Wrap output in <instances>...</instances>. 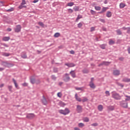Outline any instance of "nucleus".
<instances>
[{"label": "nucleus", "instance_id": "f257e3e1", "mask_svg": "<svg viewBox=\"0 0 130 130\" xmlns=\"http://www.w3.org/2000/svg\"><path fill=\"white\" fill-rule=\"evenodd\" d=\"M112 93V98H114V99H115V100H120V99H121V96H120L119 94L117 93L115 91H113Z\"/></svg>", "mask_w": 130, "mask_h": 130}, {"label": "nucleus", "instance_id": "f03ea898", "mask_svg": "<svg viewBox=\"0 0 130 130\" xmlns=\"http://www.w3.org/2000/svg\"><path fill=\"white\" fill-rule=\"evenodd\" d=\"M58 112L60 114H63V115H67L70 113V111L69 108H66L64 110H59Z\"/></svg>", "mask_w": 130, "mask_h": 130}, {"label": "nucleus", "instance_id": "7ed1b4c3", "mask_svg": "<svg viewBox=\"0 0 130 130\" xmlns=\"http://www.w3.org/2000/svg\"><path fill=\"white\" fill-rule=\"evenodd\" d=\"M120 105L123 108H127V102L126 101H122L120 102Z\"/></svg>", "mask_w": 130, "mask_h": 130}, {"label": "nucleus", "instance_id": "20e7f679", "mask_svg": "<svg viewBox=\"0 0 130 130\" xmlns=\"http://www.w3.org/2000/svg\"><path fill=\"white\" fill-rule=\"evenodd\" d=\"M110 63H111V62L103 61L102 63H100L98 65V67H102V66H109V64H110Z\"/></svg>", "mask_w": 130, "mask_h": 130}, {"label": "nucleus", "instance_id": "39448f33", "mask_svg": "<svg viewBox=\"0 0 130 130\" xmlns=\"http://www.w3.org/2000/svg\"><path fill=\"white\" fill-rule=\"evenodd\" d=\"M65 76L66 77H64L63 79L64 82H65L66 83H68V82H70V81H71V78L70 77V76H69V74L68 73L65 74Z\"/></svg>", "mask_w": 130, "mask_h": 130}, {"label": "nucleus", "instance_id": "423d86ee", "mask_svg": "<svg viewBox=\"0 0 130 130\" xmlns=\"http://www.w3.org/2000/svg\"><path fill=\"white\" fill-rule=\"evenodd\" d=\"M76 110L78 113H82V112H83V108H82V106L79 105H77Z\"/></svg>", "mask_w": 130, "mask_h": 130}, {"label": "nucleus", "instance_id": "0eeeda50", "mask_svg": "<svg viewBox=\"0 0 130 130\" xmlns=\"http://www.w3.org/2000/svg\"><path fill=\"white\" fill-rule=\"evenodd\" d=\"M21 29H22V27L20 25H17L16 26V27L14 29L15 32L16 33H18V32L21 31Z\"/></svg>", "mask_w": 130, "mask_h": 130}, {"label": "nucleus", "instance_id": "6e6552de", "mask_svg": "<svg viewBox=\"0 0 130 130\" xmlns=\"http://www.w3.org/2000/svg\"><path fill=\"white\" fill-rule=\"evenodd\" d=\"M113 75L116 76H119V75H120V71H119V70H113Z\"/></svg>", "mask_w": 130, "mask_h": 130}, {"label": "nucleus", "instance_id": "1a4fd4ad", "mask_svg": "<svg viewBox=\"0 0 130 130\" xmlns=\"http://www.w3.org/2000/svg\"><path fill=\"white\" fill-rule=\"evenodd\" d=\"M64 66H67L68 68H74V67H76V64L74 63H66L64 64Z\"/></svg>", "mask_w": 130, "mask_h": 130}, {"label": "nucleus", "instance_id": "9d476101", "mask_svg": "<svg viewBox=\"0 0 130 130\" xmlns=\"http://www.w3.org/2000/svg\"><path fill=\"white\" fill-rule=\"evenodd\" d=\"M42 102L44 105H46L47 104V101L46 100V98L44 95H43V99H42Z\"/></svg>", "mask_w": 130, "mask_h": 130}, {"label": "nucleus", "instance_id": "9b49d317", "mask_svg": "<svg viewBox=\"0 0 130 130\" xmlns=\"http://www.w3.org/2000/svg\"><path fill=\"white\" fill-rule=\"evenodd\" d=\"M122 82H124V83H128L130 82V78H124L122 79ZM130 85V83L129 84Z\"/></svg>", "mask_w": 130, "mask_h": 130}, {"label": "nucleus", "instance_id": "f8f14e48", "mask_svg": "<svg viewBox=\"0 0 130 130\" xmlns=\"http://www.w3.org/2000/svg\"><path fill=\"white\" fill-rule=\"evenodd\" d=\"M89 86L91 89H95L96 88V86L93 82H89Z\"/></svg>", "mask_w": 130, "mask_h": 130}, {"label": "nucleus", "instance_id": "ddd939ff", "mask_svg": "<svg viewBox=\"0 0 130 130\" xmlns=\"http://www.w3.org/2000/svg\"><path fill=\"white\" fill-rule=\"evenodd\" d=\"M75 99L77 101H78V102H81L82 101V99H81V98H79L77 93L75 94Z\"/></svg>", "mask_w": 130, "mask_h": 130}, {"label": "nucleus", "instance_id": "4468645a", "mask_svg": "<svg viewBox=\"0 0 130 130\" xmlns=\"http://www.w3.org/2000/svg\"><path fill=\"white\" fill-rule=\"evenodd\" d=\"M107 45L106 44H103L102 45H100L99 47H100V48H101L102 49H106Z\"/></svg>", "mask_w": 130, "mask_h": 130}, {"label": "nucleus", "instance_id": "2eb2a0df", "mask_svg": "<svg viewBox=\"0 0 130 130\" xmlns=\"http://www.w3.org/2000/svg\"><path fill=\"white\" fill-rule=\"evenodd\" d=\"M108 110H109V111H113V110H114V106H109L107 107Z\"/></svg>", "mask_w": 130, "mask_h": 130}, {"label": "nucleus", "instance_id": "dca6fc26", "mask_svg": "<svg viewBox=\"0 0 130 130\" xmlns=\"http://www.w3.org/2000/svg\"><path fill=\"white\" fill-rule=\"evenodd\" d=\"M70 74L71 75L72 78H76V73H75V71H71Z\"/></svg>", "mask_w": 130, "mask_h": 130}, {"label": "nucleus", "instance_id": "f3484780", "mask_svg": "<svg viewBox=\"0 0 130 130\" xmlns=\"http://www.w3.org/2000/svg\"><path fill=\"white\" fill-rule=\"evenodd\" d=\"M111 16H112V14L111 13V12L110 11H107L106 14V17L108 18L111 17Z\"/></svg>", "mask_w": 130, "mask_h": 130}, {"label": "nucleus", "instance_id": "a211bd4d", "mask_svg": "<svg viewBox=\"0 0 130 130\" xmlns=\"http://www.w3.org/2000/svg\"><path fill=\"white\" fill-rule=\"evenodd\" d=\"M40 83V80L39 79L38 80H35V79H33V84H37V85H38Z\"/></svg>", "mask_w": 130, "mask_h": 130}, {"label": "nucleus", "instance_id": "6ab92c4d", "mask_svg": "<svg viewBox=\"0 0 130 130\" xmlns=\"http://www.w3.org/2000/svg\"><path fill=\"white\" fill-rule=\"evenodd\" d=\"M10 39V37H4L3 38V41H9V40Z\"/></svg>", "mask_w": 130, "mask_h": 130}, {"label": "nucleus", "instance_id": "aec40b11", "mask_svg": "<svg viewBox=\"0 0 130 130\" xmlns=\"http://www.w3.org/2000/svg\"><path fill=\"white\" fill-rule=\"evenodd\" d=\"M83 18V16L80 14H79L76 19V22H78L80 19H82Z\"/></svg>", "mask_w": 130, "mask_h": 130}, {"label": "nucleus", "instance_id": "412c9836", "mask_svg": "<svg viewBox=\"0 0 130 130\" xmlns=\"http://www.w3.org/2000/svg\"><path fill=\"white\" fill-rule=\"evenodd\" d=\"M59 104L60 106H61V107H64V106H66V105H67V104H66L62 102V101H60L59 103Z\"/></svg>", "mask_w": 130, "mask_h": 130}, {"label": "nucleus", "instance_id": "4be33fe9", "mask_svg": "<svg viewBox=\"0 0 130 130\" xmlns=\"http://www.w3.org/2000/svg\"><path fill=\"white\" fill-rule=\"evenodd\" d=\"M83 74H88L89 73V70L87 69H84L82 70Z\"/></svg>", "mask_w": 130, "mask_h": 130}, {"label": "nucleus", "instance_id": "5701e85b", "mask_svg": "<svg viewBox=\"0 0 130 130\" xmlns=\"http://www.w3.org/2000/svg\"><path fill=\"white\" fill-rule=\"evenodd\" d=\"M98 109L99 111H102V110H103V106H102V105H99L98 106Z\"/></svg>", "mask_w": 130, "mask_h": 130}, {"label": "nucleus", "instance_id": "b1692460", "mask_svg": "<svg viewBox=\"0 0 130 130\" xmlns=\"http://www.w3.org/2000/svg\"><path fill=\"white\" fill-rule=\"evenodd\" d=\"M12 81H13V83H14V84L15 86V87L18 88V84L17 83V81H16V80H15V79L13 78L12 79Z\"/></svg>", "mask_w": 130, "mask_h": 130}, {"label": "nucleus", "instance_id": "393cba45", "mask_svg": "<svg viewBox=\"0 0 130 130\" xmlns=\"http://www.w3.org/2000/svg\"><path fill=\"white\" fill-rule=\"evenodd\" d=\"M116 32L117 33V35H121L122 34V32L120 30V29H117L116 30Z\"/></svg>", "mask_w": 130, "mask_h": 130}, {"label": "nucleus", "instance_id": "a878e982", "mask_svg": "<svg viewBox=\"0 0 130 130\" xmlns=\"http://www.w3.org/2000/svg\"><path fill=\"white\" fill-rule=\"evenodd\" d=\"M73 10H74L75 12H78L80 10V7L75 6L73 8Z\"/></svg>", "mask_w": 130, "mask_h": 130}, {"label": "nucleus", "instance_id": "bb28decb", "mask_svg": "<svg viewBox=\"0 0 130 130\" xmlns=\"http://www.w3.org/2000/svg\"><path fill=\"white\" fill-rule=\"evenodd\" d=\"M115 44V42H114V41L111 40L109 41V45H113V44Z\"/></svg>", "mask_w": 130, "mask_h": 130}, {"label": "nucleus", "instance_id": "cd10ccee", "mask_svg": "<svg viewBox=\"0 0 130 130\" xmlns=\"http://www.w3.org/2000/svg\"><path fill=\"white\" fill-rule=\"evenodd\" d=\"M59 36H60V34L59 32H56L54 35V37L55 38H57V37H59Z\"/></svg>", "mask_w": 130, "mask_h": 130}, {"label": "nucleus", "instance_id": "c85d7f7f", "mask_svg": "<svg viewBox=\"0 0 130 130\" xmlns=\"http://www.w3.org/2000/svg\"><path fill=\"white\" fill-rule=\"evenodd\" d=\"M119 7H120V9H123V8L125 7V5L123 3H120Z\"/></svg>", "mask_w": 130, "mask_h": 130}, {"label": "nucleus", "instance_id": "c756f323", "mask_svg": "<svg viewBox=\"0 0 130 130\" xmlns=\"http://www.w3.org/2000/svg\"><path fill=\"white\" fill-rule=\"evenodd\" d=\"M94 9H95V10H96V11H101V7L100 6H95Z\"/></svg>", "mask_w": 130, "mask_h": 130}, {"label": "nucleus", "instance_id": "7c9ffc66", "mask_svg": "<svg viewBox=\"0 0 130 130\" xmlns=\"http://www.w3.org/2000/svg\"><path fill=\"white\" fill-rule=\"evenodd\" d=\"M78 126L79 127H84V126H85V124L83 123H79L78 124Z\"/></svg>", "mask_w": 130, "mask_h": 130}, {"label": "nucleus", "instance_id": "2f4dec72", "mask_svg": "<svg viewBox=\"0 0 130 130\" xmlns=\"http://www.w3.org/2000/svg\"><path fill=\"white\" fill-rule=\"evenodd\" d=\"M108 9V7H103L102 11H103V13H105V12H106Z\"/></svg>", "mask_w": 130, "mask_h": 130}, {"label": "nucleus", "instance_id": "473e14b6", "mask_svg": "<svg viewBox=\"0 0 130 130\" xmlns=\"http://www.w3.org/2000/svg\"><path fill=\"white\" fill-rule=\"evenodd\" d=\"M2 55L3 56H10L11 55L9 53H3Z\"/></svg>", "mask_w": 130, "mask_h": 130}, {"label": "nucleus", "instance_id": "72a5a7b5", "mask_svg": "<svg viewBox=\"0 0 130 130\" xmlns=\"http://www.w3.org/2000/svg\"><path fill=\"white\" fill-rule=\"evenodd\" d=\"M38 24L40 26H41V27H42V28H44V23H43V22H39Z\"/></svg>", "mask_w": 130, "mask_h": 130}, {"label": "nucleus", "instance_id": "f704fd0d", "mask_svg": "<svg viewBox=\"0 0 130 130\" xmlns=\"http://www.w3.org/2000/svg\"><path fill=\"white\" fill-rule=\"evenodd\" d=\"M117 85H118V86H119L121 88H123V87H124V85L123 84L119 82H117Z\"/></svg>", "mask_w": 130, "mask_h": 130}, {"label": "nucleus", "instance_id": "c9c22d12", "mask_svg": "<svg viewBox=\"0 0 130 130\" xmlns=\"http://www.w3.org/2000/svg\"><path fill=\"white\" fill-rule=\"evenodd\" d=\"M73 5H74V3L73 2L68 3V4H67V6L68 7H73Z\"/></svg>", "mask_w": 130, "mask_h": 130}, {"label": "nucleus", "instance_id": "e433bc0d", "mask_svg": "<svg viewBox=\"0 0 130 130\" xmlns=\"http://www.w3.org/2000/svg\"><path fill=\"white\" fill-rule=\"evenodd\" d=\"M88 98H84L83 99L81 100V101H82V102L84 103L85 102H87V101H88Z\"/></svg>", "mask_w": 130, "mask_h": 130}, {"label": "nucleus", "instance_id": "4c0bfd02", "mask_svg": "<svg viewBox=\"0 0 130 130\" xmlns=\"http://www.w3.org/2000/svg\"><path fill=\"white\" fill-rule=\"evenodd\" d=\"M21 57L22 58H27V55L25 53H22L21 54Z\"/></svg>", "mask_w": 130, "mask_h": 130}, {"label": "nucleus", "instance_id": "58836bf2", "mask_svg": "<svg viewBox=\"0 0 130 130\" xmlns=\"http://www.w3.org/2000/svg\"><path fill=\"white\" fill-rule=\"evenodd\" d=\"M18 8L20 9V10H21L23 9V8L26 9V6H23V5L21 4V5L18 7Z\"/></svg>", "mask_w": 130, "mask_h": 130}, {"label": "nucleus", "instance_id": "ea45409f", "mask_svg": "<svg viewBox=\"0 0 130 130\" xmlns=\"http://www.w3.org/2000/svg\"><path fill=\"white\" fill-rule=\"evenodd\" d=\"M51 78L52 79V80H53V81H56V77H55V75H52L51 76Z\"/></svg>", "mask_w": 130, "mask_h": 130}, {"label": "nucleus", "instance_id": "a19ab883", "mask_svg": "<svg viewBox=\"0 0 130 130\" xmlns=\"http://www.w3.org/2000/svg\"><path fill=\"white\" fill-rule=\"evenodd\" d=\"M3 66H5V67H9V63L7 62H3Z\"/></svg>", "mask_w": 130, "mask_h": 130}, {"label": "nucleus", "instance_id": "79ce46f5", "mask_svg": "<svg viewBox=\"0 0 130 130\" xmlns=\"http://www.w3.org/2000/svg\"><path fill=\"white\" fill-rule=\"evenodd\" d=\"M84 121H85V122H89V118L88 117H85L84 119Z\"/></svg>", "mask_w": 130, "mask_h": 130}, {"label": "nucleus", "instance_id": "37998d69", "mask_svg": "<svg viewBox=\"0 0 130 130\" xmlns=\"http://www.w3.org/2000/svg\"><path fill=\"white\" fill-rule=\"evenodd\" d=\"M8 89L10 92H12V89H13V86L12 85L8 86Z\"/></svg>", "mask_w": 130, "mask_h": 130}, {"label": "nucleus", "instance_id": "c03bdc74", "mask_svg": "<svg viewBox=\"0 0 130 130\" xmlns=\"http://www.w3.org/2000/svg\"><path fill=\"white\" fill-rule=\"evenodd\" d=\"M57 95V96L59 97V98H61V96H62V94H61V92H58Z\"/></svg>", "mask_w": 130, "mask_h": 130}, {"label": "nucleus", "instance_id": "a18cd8bd", "mask_svg": "<svg viewBox=\"0 0 130 130\" xmlns=\"http://www.w3.org/2000/svg\"><path fill=\"white\" fill-rule=\"evenodd\" d=\"M58 72V69L56 68H53V73H57Z\"/></svg>", "mask_w": 130, "mask_h": 130}, {"label": "nucleus", "instance_id": "49530a36", "mask_svg": "<svg viewBox=\"0 0 130 130\" xmlns=\"http://www.w3.org/2000/svg\"><path fill=\"white\" fill-rule=\"evenodd\" d=\"M90 13H91V15H95L96 14V12L95 11H94L93 10H90Z\"/></svg>", "mask_w": 130, "mask_h": 130}, {"label": "nucleus", "instance_id": "de8ad7c7", "mask_svg": "<svg viewBox=\"0 0 130 130\" xmlns=\"http://www.w3.org/2000/svg\"><path fill=\"white\" fill-rule=\"evenodd\" d=\"M82 26H83V24L81 22L78 24V28H81Z\"/></svg>", "mask_w": 130, "mask_h": 130}, {"label": "nucleus", "instance_id": "09e8293b", "mask_svg": "<svg viewBox=\"0 0 130 130\" xmlns=\"http://www.w3.org/2000/svg\"><path fill=\"white\" fill-rule=\"evenodd\" d=\"M92 126H98V124L97 123H93L91 124Z\"/></svg>", "mask_w": 130, "mask_h": 130}, {"label": "nucleus", "instance_id": "8fccbe9b", "mask_svg": "<svg viewBox=\"0 0 130 130\" xmlns=\"http://www.w3.org/2000/svg\"><path fill=\"white\" fill-rule=\"evenodd\" d=\"M126 33L127 34H130V27H127Z\"/></svg>", "mask_w": 130, "mask_h": 130}, {"label": "nucleus", "instance_id": "3c124183", "mask_svg": "<svg viewBox=\"0 0 130 130\" xmlns=\"http://www.w3.org/2000/svg\"><path fill=\"white\" fill-rule=\"evenodd\" d=\"M105 94L106 95H108V96H110V93L109 92V91H106Z\"/></svg>", "mask_w": 130, "mask_h": 130}, {"label": "nucleus", "instance_id": "603ef678", "mask_svg": "<svg viewBox=\"0 0 130 130\" xmlns=\"http://www.w3.org/2000/svg\"><path fill=\"white\" fill-rule=\"evenodd\" d=\"M22 85L23 86V87H27V86H28V84L26 82H24L22 84Z\"/></svg>", "mask_w": 130, "mask_h": 130}, {"label": "nucleus", "instance_id": "864d4df0", "mask_svg": "<svg viewBox=\"0 0 130 130\" xmlns=\"http://www.w3.org/2000/svg\"><path fill=\"white\" fill-rule=\"evenodd\" d=\"M130 100V96H128L127 98L125 99V101L127 102V101H129Z\"/></svg>", "mask_w": 130, "mask_h": 130}, {"label": "nucleus", "instance_id": "5fc2aeb1", "mask_svg": "<svg viewBox=\"0 0 130 130\" xmlns=\"http://www.w3.org/2000/svg\"><path fill=\"white\" fill-rule=\"evenodd\" d=\"M76 90L82 91V87H75Z\"/></svg>", "mask_w": 130, "mask_h": 130}, {"label": "nucleus", "instance_id": "6e6d98bb", "mask_svg": "<svg viewBox=\"0 0 130 130\" xmlns=\"http://www.w3.org/2000/svg\"><path fill=\"white\" fill-rule=\"evenodd\" d=\"M90 31H91V32H93V31H95V27H91L90 28Z\"/></svg>", "mask_w": 130, "mask_h": 130}, {"label": "nucleus", "instance_id": "4d7b16f0", "mask_svg": "<svg viewBox=\"0 0 130 130\" xmlns=\"http://www.w3.org/2000/svg\"><path fill=\"white\" fill-rule=\"evenodd\" d=\"M68 12L69 13H73L74 12V10H73V9H68Z\"/></svg>", "mask_w": 130, "mask_h": 130}, {"label": "nucleus", "instance_id": "13d9d810", "mask_svg": "<svg viewBox=\"0 0 130 130\" xmlns=\"http://www.w3.org/2000/svg\"><path fill=\"white\" fill-rule=\"evenodd\" d=\"M100 22H102V23H105V19L100 18Z\"/></svg>", "mask_w": 130, "mask_h": 130}, {"label": "nucleus", "instance_id": "bf43d9fd", "mask_svg": "<svg viewBox=\"0 0 130 130\" xmlns=\"http://www.w3.org/2000/svg\"><path fill=\"white\" fill-rule=\"evenodd\" d=\"M4 4H5L4 2H0V7H3L4 6Z\"/></svg>", "mask_w": 130, "mask_h": 130}, {"label": "nucleus", "instance_id": "052dcab7", "mask_svg": "<svg viewBox=\"0 0 130 130\" xmlns=\"http://www.w3.org/2000/svg\"><path fill=\"white\" fill-rule=\"evenodd\" d=\"M2 45H3V46H5V47H7V48L9 47V45H8V44H7L4 43V44H2Z\"/></svg>", "mask_w": 130, "mask_h": 130}, {"label": "nucleus", "instance_id": "680f3d73", "mask_svg": "<svg viewBox=\"0 0 130 130\" xmlns=\"http://www.w3.org/2000/svg\"><path fill=\"white\" fill-rule=\"evenodd\" d=\"M124 59V58L121 57L119 58V60H120L121 61H123V60Z\"/></svg>", "mask_w": 130, "mask_h": 130}, {"label": "nucleus", "instance_id": "e2e57ef3", "mask_svg": "<svg viewBox=\"0 0 130 130\" xmlns=\"http://www.w3.org/2000/svg\"><path fill=\"white\" fill-rule=\"evenodd\" d=\"M21 5H26V1L25 0H22Z\"/></svg>", "mask_w": 130, "mask_h": 130}, {"label": "nucleus", "instance_id": "0e129e2a", "mask_svg": "<svg viewBox=\"0 0 130 130\" xmlns=\"http://www.w3.org/2000/svg\"><path fill=\"white\" fill-rule=\"evenodd\" d=\"M70 53L71 54H75V51L74 50L70 51Z\"/></svg>", "mask_w": 130, "mask_h": 130}, {"label": "nucleus", "instance_id": "69168bd1", "mask_svg": "<svg viewBox=\"0 0 130 130\" xmlns=\"http://www.w3.org/2000/svg\"><path fill=\"white\" fill-rule=\"evenodd\" d=\"M14 11V8H11L10 9L8 10V12H13Z\"/></svg>", "mask_w": 130, "mask_h": 130}, {"label": "nucleus", "instance_id": "338daca9", "mask_svg": "<svg viewBox=\"0 0 130 130\" xmlns=\"http://www.w3.org/2000/svg\"><path fill=\"white\" fill-rule=\"evenodd\" d=\"M127 51H128V53L129 54H130V47L129 46L128 47Z\"/></svg>", "mask_w": 130, "mask_h": 130}, {"label": "nucleus", "instance_id": "774afa93", "mask_svg": "<svg viewBox=\"0 0 130 130\" xmlns=\"http://www.w3.org/2000/svg\"><path fill=\"white\" fill-rule=\"evenodd\" d=\"M74 130H81V129H80V128L79 127H75Z\"/></svg>", "mask_w": 130, "mask_h": 130}]
</instances>
